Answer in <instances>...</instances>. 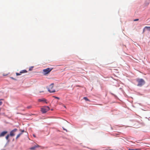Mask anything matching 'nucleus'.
Here are the masks:
<instances>
[{
  "label": "nucleus",
  "instance_id": "obj_1",
  "mask_svg": "<svg viewBox=\"0 0 150 150\" xmlns=\"http://www.w3.org/2000/svg\"><path fill=\"white\" fill-rule=\"evenodd\" d=\"M137 81L138 83L137 84V86H141L145 83V81L142 79H137Z\"/></svg>",
  "mask_w": 150,
  "mask_h": 150
},
{
  "label": "nucleus",
  "instance_id": "obj_2",
  "mask_svg": "<svg viewBox=\"0 0 150 150\" xmlns=\"http://www.w3.org/2000/svg\"><path fill=\"white\" fill-rule=\"evenodd\" d=\"M52 69L53 68H48L46 69H43V74L44 75H46L49 74Z\"/></svg>",
  "mask_w": 150,
  "mask_h": 150
},
{
  "label": "nucleus",
  "instance_id": "obj_3",
  "mask_svg": "<svg viewBox=\"0 0 150 150\" xmlns=\"http://www.w3.org/2000/svg\"><path fill=\"white\" fill-rule=\"evenodd\" d=\"M54 84L52 83L49 86L48 88V91L50 93H54L55 92V90L54 88Z\"/></svg>",
  "mask_w": 150,
  "mask_h": 150
},
{
  "label": "nucleus",
  "instance_id": "obj_4",
  "mask_svg": "<svg viewBox=\"0 0 150 150\" xmlns=\"http://www.w3.org/2000/svg\"><path fill=\"white\" fill-rule=\"evenodd\" d=\"M50 109L49 108L48 106L45 107L41 108V111L43 113L46 112Z\"/></svg>",
  "mask_w": 150,
  "mask_h": 150
},
{
  "label": "nucleus",
  "instance_id": "obj_5",
  "mask_svg": "<svg viewBox=\"0 0 150 150\" xmlns=\"http://www.w3.org/2000/svg\"><path fill=\"white\" fill-rule=\"evenodd\" d=\"M17 130V129H14L12 130L10 133V136H13L15 135V132H16Z\"/></svg>",
  "mask_w": 150,
  "mask_h": 150
},
{
  "label": "nucleus",
  "instance_id": "obj_6",
  "mask_svg": "<svg viewBox=\"0 0 150 150\" xmlns=\"http://www.w3.org/2000/svg\"><path fill=\"white\" fill-rule=\"evenodd\" d=\"M8 132L6 131H4L2 132L0 134V137L4 136Z\"/></svg>",
  "mask_w": 150,
  "mask_h": 150
},
{
  "label": "nucleus",
  "instance_id": "obj_7",
  "mask_svg": "<svg viewBox=\"0 0 150 150\" xmlns=\"http://www.w3.org/2000/svg\"><path fill=\"white\" fill-rule=\"evenodd\" d=\"M46 100L45 98H42V99H38V101L39 102H45L46 103H47L46 102Z\"/></svg>",
  "mask_w": 150,
  "mask_h": 150
},
{
  "label": "nucleus",
  "instance_id": "obj_8",
  "mask_svg": "<svg viewBox=\"0 0 150 150\" xmlns=\"http://www.w3.org/2000/svg\"><path fill=\"white\" fill-rule=\"evenodd\" d=\"M40 146L37 145H35V146H34L33 147H31L30 149L31 150H33V149H35L36 148L38 147H39Z\"/></svg>",
  "mask_w": 150,
  "mask_h": 150
},
{
  "label": "nucleus",
  "instance_id": "obj_9",
  "mask_svg": "<svg viewBox=\"0 0 150 150\" xmlns=\"http://www.w3.org/2000/svg\"><path fill=\"white\" fill-rule=\"evenodd\" d=\"M27 71L26 70H23L21 71H20V73L22 74L24 73H27Z\"/></svg>",
  "mask_w": 150,
  "mask_h": 150
},
{
  "label": "nucleus",
  "instance_id": "obj_10",
  "mask_svg": "<svg viewBox=\"0 0 150 150\" xmlns=\"http://www.w3.org/2000/svg\"><path fill=\"white\" fill-rule=\"evenodd\" d=\"M22 134V133H21L19 134L16 136V139H18L20 136Z\"/></svg>",
  "mask_w": 150,
  "mask_h": 150
},
{
  "label": "nucleus",
  "instance_id": "obj_11",
  "mask_svg": "<svg viewBox=\"0 0 150 150\" xmlns=\"http://www.w3.org/2000/svg\"><path fill=\"white\" fill-rule=\"evenodd\" d=\"M145 28H146L149 30H150V27L146 26L145 27Z\"/></svg>",
  "mask_w": 150,
  "mask_h": 150
},
{
  "label": "nucleus",
  "instance_id": "obj_12",
  "mask_svg": "<svg viewBox=\"0 0 150 150\" xmlns=\"http://www.w3.org/2000/svg\"><path fill=\"white\" fill-rule=\"evenodd\" d=\"M83 99L86 101H90V100L86 97H84Z\"/></svg>",
  "mask_w": 150,
  "mask_h": 150
},
{
  "label": "nucleus",
  "instance_id": "obj_13",
  "mask_svg": "<svg viewBox=\"0 0 150 150\" xmlns=\"http://www.w3.org/2000/svg\"><path fill=\"white\" fill-rule=\"evenodd\" d=\"M10 135L9 134H8L6 137V140H8V138L9 137V136Z\"/></svg>",
  "mask_w": 150,
  "mask_h": 150
},
{
  "label": "nucleus",
  "instance_id": "obj_14",
  "mask_svg": "<svg viewBox=\"0 0 150 150\" xmlns=\"http://www.w3.org/2000/svg\"><path fill=\"white\" fill-rule=\"evenodd\" d=\"M4 100L3 99H0V105H2L3 103L1 101V100Z\"/></svg>",
  "mask_w": 150,
  "mask_h": 150
},
{
  "label": "nucleus",
  "instance_id": "obj_15",
  "mask_svg": "<svg viewBox=\"0 0 150 150\" xmlns=\"http://www.w3.org/2000/svg\"><path fill=\"white\" fill-rule=\"evenodd\" d=\"M16 74L17 76H19L21 75V74L20 73H20H16Z\"/></svg>",
  "mask_w": 150,
  "mask_h": 150
},
{
  "label": "nucleus",
  "instance_id": "obj_16",
  "mask_svg": "<svg viewBox=\"0 0 150 150\" xmlns=\"http://www.w3.org/2000/svg\"><path fill=\"white\" fill-rule=\"evenodd\" d=\"M129 150H141L140 149H129Z\"/></svg>",
  "mask_w": 150,
  "mask_h": 150
},
{
  "label": "nucleus",
  "instance_id": "obj_17",
  "mask_svg": "<svg viewBox=\"0 0 150 150\" xmlns=\"http://www.w3.org/2000/svg\"><path fill=\"white\" fill-rule=\"evenodd\" d=\"M53 97L54 98H55L57 99H59V97H56V96H53Z\"/></svg>",
  "mask_w": 150,
  "mask_h": 150
},
{
  "label": "nucleus",
  "instance_id": "obj_18",
  "mask_svg": "<svg viewBox=\"0 0 150 150\" xmlns=\"http://www.w3.org/2000/svg\"><path fill=\"white\" fill-rule=\"evenodd\" d=\"M32 108V106H28L27 108H28V109H30V108Z\"/></svg>",
  "mask_w": 150,
  "mask_h": 150
},
{
  "label": "nucleus",
  "instance_id": "obj_19",
  "mask_svg": "<svg viewBox=\"0 0 150 150\" xmlns=\"http://www.w3.org/2000/svg\"><path fill=\"white\" fill-rule=\"evenodd\" d=\"M20 131H21V133H22V134H23V133L24 132H25V131L24 130H20Z\"/></svg>",
  "mask_w": 150,
  "mask_h": 150
},
{
  "label": "nucleus",
  "instance_id": "obj_20",
  "mask_svg": "<svg viewBox=\"0 0 150 150\" xmlns=\"http://www.w3.org/2000/svg\"><path fill=\"white\" fill-rule=\"evenodd\" d=\"M139 19H135L134 20V21H138Z\"/></svg>",
  "mask_w": 150,
  "mask_h": 150
},
{
  "label": "nucleus",
  "instance_id": "obj_21",
  "mask_svg": "<svg viewBox=\"0 0 150 150\" xmlns=\"http://www.w3.org/2000/svg\"><path fill=\"white\" fill-rule=\"evenodd\" d=\"M11 78L13 79V80H16V79H15L14 78H13L12 77H11Z\"/></svg>",
  "mask_w": 150,
  "mask_h": 150
},
{
  "label": "nucleus",
  "instance_id": "obj_22",
  "mask_svg": "<svg viewBox=\"0 0 150 150\" xmlns=\"http://www.w3.org/2000/svg\"><path fill=\"white\" fill-rule=\"evenodd\" d=\"M62 128H63V129L64 130H66L67 132V130L65 128H64L63 127Z\"/></svg>",
  "mask_w": 150,
  "mask_h": 150
},
{
  "label": "nucleus",
  "instance_id": "obj_23",
  "mask_svg": "<svg viewBox=\"0 0 150 150\" xmlns=\"http://www.w3.org/2000/svg\"><path fill=\"white\" fill-rule=\"evenodd\" d=\"M44 91H40L39 92V93H42V92H44Z\"/></svg>",
  "mask_w": 150,
  "mask_h": 150
},
{
  "label": "nucleus",
  "instance_id": "obj_24",
  "mask_svg": "<svg viewBox=\"0 0 150 150\" xmlns=\"http://www.w3.org/2000/svg\"><path fill=\"white\" fill-rule=\"evenodd\" d=\"M146 29V28H144L143 30V32L144 33L145 31V30Z\"/></svg>",
  "mask_w": 150,
  "mask_h": 150
},
{
  "label": "nucleus",
  "instance_id": "obj_25",
  "mask_svg": "<svg viewBox=\"0 0 150 150\" xmlns=\"http://www.w3.org/2000/svg\"><path fill=\"white\" fill-rule=\"evenodd\" d=\"M64 107L65 108V106H64Z\"/></svg>",
  "mask_w": 150,
  "mask_h": 150
}]
</instances>
